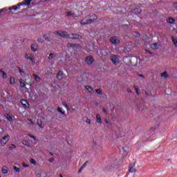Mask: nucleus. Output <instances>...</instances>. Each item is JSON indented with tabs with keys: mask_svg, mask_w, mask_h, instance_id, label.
I'll return each mask as SVG.
<instances>
[{
	"mask_svg": "<svg viewBox=\"0 0 177 177\" xmlns=\"http://www.w3.org/2000/svg\"><path fill=\"white\" fill-rule=\"evenodd\" d=\"M124 62L128 66H133L138 62V58L136 57H126L124 58Z\"/></svg>",
	"mask_w": 177,
	"mask_h": 177,
	"instance_id": "obj_1",
	"label": "nucleus"
},
{
	"mask_svg": "<svg viewBox=\"0 0 177 177\" xmlns=\"http://www.w3.org/2000/svg\"><path fill=\"white\" fill-rule=\"evenodd\" d=\"M95 20H97V16L93 15L90 17V19H83L80 24L82 26H85V24H91V23H93Z\"/></svg>",
	"mask_w": 177,
	"mask_h": 177,
	"instance_id": "obj_2",
	"label": "nucleus"
},
{
	"mask_svg": "<svg viewBox=\"0 0 177 177\" xmlns=\"http://www.w3.org/2000/svg\"><path fill=\"white\" fill-rule=\"evenodd\" d=\"M57 111L61 114V115H59V113H57L55 115L58 120H62V118L66 115V111H64V109H63V108L57 107Z\"/></svg>",
	"mask_w": 177,
	"mask_h": 177,
	"instance_id": "obj_3",
	"label": "nucleus"
},
{
	"mask_svg": "<svg viewBox=\"0 0 177 177\" xmlns=\"http://www.w3.org/2000/svg\"><path fill=\"white\" fill-rule=\"evenodd\" d=\"M55 35H59V37H62L63 38H68V33L67 32L63 30H56L54 32Z\"/></svg>",
	"mask_w": 177,
	"mask_h": 177,
	"instance_id": "obj_4",
	"label": "nucleus"
},
{
	"mask_svg": "<svg viewBox=\"0 0 177 177\" xmlns=\"http://www.w3.org/2000/svg\"><path fill=\"white\" fill-rule=\"evenodd\" d=\"M117 164H118V161L117 160L115 161L111 160L106 162V165L109 169L115 168V167H117Z\"/></svg>",
	"mask_w": 177,
	"mask_h": 177,
	"instance_id": "obj_5",
	"label": "nucleus"
},
{
	"mask_svg": "<svg viewBox=\"0 0 177 177\" xmlns=\"http://www.w3.org/2000/svg\"><path fill=\"white\" fill-rule=\"evenodd\" d=\"M25 58H26L28 60H30L32 64H35V57H34V55L31 54H26Z\"/></svg>",
	"mask_w": 177,
	"mask_h": 177,
	"instance_id": "obj_6",
	"label": "nucleus"
},
{
	"mask_svg": "<svg viewBox=\"0 0 177 177\" xmlns=\"http://www.w3.org/2000/svg\"><path fill=\"white\" fill-rule=\"evenodd\" d=\"M9 140V135H6L1 140V146H5Z\"/></svg>",
	"mask_w": 177,
	"mask_h": 177,
	"instance_id": "obj_7",
	"label": "nucleus"
},
{
	"mask_svg": "<svg viewBox=\"0 0 177 177\" xmlns=\"http://www.w3.org/2000/svg\"><path fill=\"white\" fill-rule=\"evenodd\" d=\"M84 89L86 92H87V93H89L90 95H93V93H95V91L93 90V88H92V87L89 86H85Z\"/></svg>",
	"mask_w": 177,
	"mask_h": 177,
	"instance_id": "obj_8",
	"label": "nucleus"
},
{
	"mask_svg": "<svg viewBox=\"0 0 177 177\" xmlns=\"http://www.w3.org/2000/svg\"><path fill=\"white\" fill-rule=\"evenodd\" d=\"M68 48H73V49H81L82 46L80 44H73L71 43L68 44Z\"/></svg>",
	"mask_w": 177,
	"mask_h": 177,
	"instance_id": "obj_9",
	"label": "nucleus"
},
{
	"mask_svg": "<svg viewBox=\"0 0 177 177\" xmlns=\"http://www.w3.org/2000/svg\"><path fill=\"white\" fill-rule=\"evenodd\" d=\"M111 62H113V64H115V66H117V64L120 63V59L115 55L111 56Z\"/></svg>",
	"mask_w": 177,
	"mask_h": 177,
	"instance_id": "obj_10",
	"label": "nucleus"
},
{
	"mask_svg": "<svg viewBox=\"0 0 177 177\" xmlns=\"http://www.w3.org/2000/svg\"><path fill=\"white\" fill-rule=\"evenodd\" d=\"M110 42H111L113 45H118V44H120V39H117L115 37H113L110 39Z\"/></svg>",
	"mask_w": 177,
	"mask_h": 177,
	"instance_id": "obj_11",
	"label": "nucleus"
},
{
	"mask_svg": "<svg viewBox=\"0 0 177 177\" xmlns=\"http://www.w3.org/2000/svg\"><path fill=\"white\" fill-rule=\"evenodd\" d=\"M32 1V0H24L22 2L20 3L19 5H21V6H23L24 5H26V6H30Z\"/></svg>",
	"mask_w": 177,
	"mask_h": 177,
	"instance_id": "obj_12",
	"label": "nucleus"
},
{
	"mask_svg": "<svg viewBox=\"0 0 177 177\" xmlns=\"http://www.w3.org/2000/svg\"><path fill=\"white\" fill-rule=\"evenodd\" d=\"M94 59H93V57L92 56H88L86 58V62L87 63V64H92V63H93Z\"/></svg>",
	"mask_w": 177,
	"mask_h": 177,
	"instance_id": "obj_13",
	"label": "nucleus"
},
{
	"mask_svg": "<svg viewBox=\"0 0 177 177\" xmlns=\"http://www.w3.org/2000/svg\"><path fill=\"white\" fill-rule=\"evenodd\" d=\"M1 172L4 175H6V174H8L9 172V167H8L6 165H4L1 167Z\"/></svg>",
	"mask_w": 177,
	"mask_h": 177,
	"instance_id": "obj_14",
	"label": "nucleus"
},
{
	"mask_svg": "<svg viewBox=\"0 0 177 177\" xmlns=\"http://www.w3.org/2000/svg\"><path fill=\"white\" fill-rule=\"evenodd\" d=\"M13 169L14 171H15L16 172H20V171H21V169H20V165L15 163L13 166Z\"/></svg>",
	"mask_w": 177,
	"mask_h": 177,
	"instance_id": "obj_15",
	"label": "nucleus"
},
{
	"mask_svg": "<svg viewBox=\"0 0 177 177\" xmlns=\"http://www.w3.org/2000/svg\"><path fill=\"white\" fill-rule=\"evenodd\" d=\"M65 75L64 73H63V72L59 71L57 75V80H63V78H64Z\"/></svg>",
	"mask_w": 177,
	"mask_h": 177,
	"instance_id": "obj_16",
	"label": "nucleus"
},
{
	"mask_svg": "<svg viewBox=\"0 0 177 177\" xmlns=\"http://www.w3.org/2000/svg\"><path fill=\"white\" fill-rule=\"evenodd\" d=\"M20 3H19L17 6H13L12 7L9 8V10H17V9H20Z\"/></svg>",
	"mask_w": 177,
	"mask_h": 177,
	"instance_id": "obj_17",
	"label": "nucleus"
},
{
	"mask_svg": "<svg viewBox=\"0 0 177 177\" xmlns=\"http://www.w3.org/2000/svg\"><path fill=\"white\" fill-rule=\"evenodd\" d=\"M21 103L25 109H27L28 107V102L26 100H21Z\"/></svg>",
	"mask_w": 177,
	"mask_h": 177,
	"instance_id": "obj_18",
	"label": "nucleus"
},
{
	"mask_svg": "<svg viewBox=\"0 0 177 177\" xmlns=\"http://www.w3.org/2000/svg\"><path fill=\"white\" fill-rule=\"evenodd\" d=\"M160 48V44L155 43L151 45V49H158Z\"/></svg>",
	"mask_w": 177,
	"mask_h": 177,
	"instance_id": "obj_19",
	"label": "nucleus"
},
{
	"mask_svg": "<svg viewBox=\"0 0 177 177\" xmlns=\"http://www.w3.org/2000/svg\"><path fill=\"white\" fill-rule=\"evenodd\" d=\"M96 121L97 122V124H102V117H100V114H97L96 115Z\"/></svg>",
	"mask_w": 177,
	"mask_h": 177,
	"instance_id": "obj_20",
	"label": "nucleus"
},
{
	"mask_svg": "<svg viewBox=\"0 0 177 177\" xmlns=\"http://www.w3.org/2000/svg\"><path fill=\"white\" fill-rule=\"evenodd\" d=\"M129 171L131 173L136 172V169H135V165H130Z\"/></svg>",
	"mask_w": 177,
	"mask_h": 177,
	"instance_id": "obj_21",
	"label": "nucleus"
},
{
	"mask_svg": "<svg viewBox=\"0 0 177 177\" xmlns=\"http://www.w3.org/2000/svg\"><path fill=\"white\" fill-rule=\"evenodd\" d=\"M37 125H39V128H44V127H45V125H44V124H42V120L38 119L37 120Z\"/></svg>",
	"mask_w": 177,
	"mask_h": 177,
	"instance_id": "obj_22",
	"label": "nucleus"
},
{
	"mask_svg": "<svg viewBox=\"0 0 177 177\" xmlns=\"http://www.w3.org/2000/svg\"><path fill=\"white\" fill-rule=\"evenodd\" d=\"M19 84L21 85V88H26V83L24 82V80H23V79L19 80Z\"/></svg>",
	"mask_w": 177,
	"mask_h": 177,
	"instance_id": "obj_23",
	"label": "nucleus"
},
{
	"mask_svg": "<svg viewBox=\"0 0 177 177\" xmlns=\"http://www.w3.org/2000/svg\"><path fill=\"white\" fill-rule=\"evenodd\" d=\"M98 55H100V56H104L106 55V50H101L97 51Z\"/></svg>",
	"mask_w": 177,
	"mask_h": 177,
	"instance_id": "obj_24",
	"label": "nucleus"
},
{
	"mask_svg": "<svg viewBox=\"0 0 177 177\" xmlns=\"http://www.w3.org/2000/svg\"><path fill=\"white\" fill-rule=\"evenodd\" d=\"M30 48H31V50H32V52H37V50H38L37 45H35V44H32Z\"/></svg>",
	"mask_w": 177,
	"mask_h": 177,
	"instance_id": "obj_25",
	"label": "nucleus"
},
{
	"mask_svg": "<svg viewBox=\"0 0 177 177\" xmlns=\"http://www.w3.org/2000/svg\"><path fill=\"white\" fill-rule=\"evenodd\" d=\"M33 78L36 81V82H39L41 81V77H39L38 75L33 74Z\"/></svg>",
	"mask_w": 177,
	"mask_h": 177,
	"instance_id": "obj_26",
	"label": "nucleus"
},
{
	"mask_svg": "<svg viewBox=\"0 0 177 177\" xmlns=\"http://www.w3.org/2000/svg\"><path fill=\"white\" fill-rule=\"evenodd\" d=\"M78 37H80V35H78L77 34H72L69 36V38H71L72 39H77V38H78Z\"/></svg>",
	"mask_w": 177,
	"mask_h": 177,
	"instance_id": "obj_27",
	"label": "nucleus"
},
{
	"mask_svg": "<svg viewBox=\"0 0 177 177\" xmlns=\"http://www.w3.org/2000/svg\"><path fill=\"white\" fill-rule=\"evenodd\" d=\"M49 173L48 172H45V171H42L40 173L39 176L40 177H48Z\"/></svg>",
	"mask_w": 177,
	"mask_h": 177,
	"instance_id": "obj_28",
	"label": "nucleus"
},
{
	"mask_svg": "<svg viewBox=\"0 0 177 177\" xmlns=\"http://www.w3.org/2000/svg\"><path fill=\"white\" fill-rule=\"evenodd\" d=\"M167 23H169L170 24H173V23H175V19L170 17L167 20Z\"/></svg>",
	"mask_w": 177,
	"mask_h": 177,
	"instance_id": "obj_29",
	"label": "nucleus"
},
{
	"mask_svg": "<svg viewBox=\"0 0 177 177\" xmlns=\"http://www.w3.org/2000/svg\"><path fill=\"white\" fill-rule=\"evenodd\" d=\"M15 83H16V80H15V77H10V85H15Z\"/></svg>",
	"mask_w": 177,
	"mask_h": 177,
	"instance_id": "obj_30",
	"label": "nucleus"
},
{
	"mask_svg": "<svg viewBox=\"0 0 177 177\" xmlns=\"http://www.w3.org/2000/svg\"><path fill=\"white\" fill-rule=\"evenodd\" d=\"M0 74H1L3 78H8V75L3 71H0Z\"/></svg>",
	"mask_w": 177,
	"mask_h": 177,
	"instance_id": "obj_31",
	"label": "nucleus"
},
{
	"mask_svg": "<svg viewBox=\"0 0 177 177\" xmlns=\"http://www.w3.org/2000/svg\"><path fill=\"white\" fill-rule=\"evenodd\" d=\"M62 106H64V108L66 109L67 111H69L70 110V107L68 106V105L67 104V103L66 102H62Z\"/></svg>",
	"mask_w": 177,
	"mask_h": 177,
	"instance_id": "obj_32",
	"label": "nucleus"
},
{
	"mask_svg": "<svg viewBox=\"0 0 177 177\" xmlns=\"http://www.w3.org/2000/svg\"><path fill=\"white\" fill-rule=\"evenodd\" d=\"M22 145H24V146H27L28 147H30V142H28V141L27 140H23Z\"/></svg>",
	"mask_w": 177,
	"mask_h": 177,
	"instance_id": "obj_33",
	"label": "nucleus"
},
{
	"mask_svg": "<svg viewBox=\"0 0 177 177\" xmlns=\"http://www.w3.org/2000/svg\"><path fill=\"white\" fill-rule=\"evenodd\" d=\"M160 77H162L163 78H168V73H167V72H164L160 74Z\"/></svg>",
	"mask_w": 177,
	"mask_h": 177,
	"instance_id": "obj_34",
	"label": "nucleus"
},
{
	"mask_svg": "<svg viewBox=\"0 0 177 177\" xmlns=\"http://www.w3.org/2000/svg\"><path fill=\"white\" fill-rule=\"evenodd\" d=\"M171 39L173 41V44H174V46L177 47V39L174 37H172Z\"/></svg>",
	"mask_w": 177,
	"mask_h": 177,
	"instance_id": "obj_35",
	"label": "nucleus"
},
{
	"mask_svg": "<svg viewBox=\"0 0 177 177\" xmlns=\"http://www.w3.org/2000/svg\"><path fill=\"white\" fill-rule=\"evenodd\" d=\"M6 117L8 120V121H12V120H13V116L7 114L6 115Z\"/></svg>",
	"mask_w": 177,
	"mask_h": 177,
	"instance_id": "obj_36",
	"label": "nucleus"
},
{
	"mask_svg": "<svg viewBox=\"0 0 177 177\" xmlns=\"http://www.w3.org/2000/svg\"><path fill=\"white\" fill-rule=\"evenodd\" d=\"M66 16H74V12H73V11H69L68 12L66 13Z\"/></svg>",
	"mask_w": 177,
	"mask_h": 177,
	"instance_id": "obj_37",
	"label": "nucleus"
},
{
	"mask_svg": "<svg viewBox=\"0 0 177 177\" xmlns=\"http://www.w3.org/2000/svg\"><path fill=\"white\" fill-rule=\"evenodd\" d=\"M88 162H88V161L85 162L82 165V167L83 169L86 168V166L88 165Z\"/></svg>",
	"mask_w": 177,
	"mask_h": 177,
	"instance_id": "obj_38",
	"label": "nucleus"
},
{
	"mask_svg": "<svg viewBox=\"0 0 177 177\" xmlns=\"http://www.w3.org/2000/svg\"><path fill=\"white\" fill-rule=\"evenodd\" d=\"M30 164H32L33 165H35V164H37V162L34 159H30Z\"/></svg>",
	"mask_w": 177,
	"mask_h": 177,
	"instance_id": "obj_39",
	"label": "nucleus"
},
{
	"mask_svg": "<svg viewBox=\"0 0 177 177\" xmlns=\"http://www.w3.org/2000/svg\"><path fill=\"white\" fill-rule=\"evenodd\" d=\"M95 92L98 95H102V89H100V88H98V89L95 90Z\"/></svg>",
	"mask_w": 177,
	"mask_h": 177,
	"instance_id": "obj_40",
	"label": "nucleus"
},
{
	"mask_svg": "<svg viewBox=\"0 0 177 177\" xmlns=\"http://www.w3.org/2000/svg\"><path fill=\"white\" fill-rule=\"evenodd\" d=\"M10 149H11L12 150H15V149H16V145L11 144L10 145Z\"/></svg>",
	"mask_w": 177,
	"mask_h": 177,
	"instance_id": "obj_41",
	"label": "nucleus"
},
{
	"mask_svg": "<svg viewBox=\"0 0 177 177\" xmlns=\"http://www.w3.org/2000/svg\"><path fill=\"white\" fill-rule=\"evenodd\" d=\"M53 57H54L53 53H50V54L49 55V56H48V59H49L50 60L52 59H53Z\"/></svg>",
	"mask_w": 177,
	"mask_h": 177,
	"instance_id": "obj_42",
	"label": "nucleus"
},
{
	"mask_svg": "<svg viewBox=\"0 0 177 177\" xmlns=\"http://www.w3.org/2000/svg\"><path fill=\"white\" fill-rule=\"evenodd\" d=\"M28 124H30V125H34V122H32V120H28Z\"/></svg>",
	"mask_w": 177,
	"mask_h": 177,
	"instance_id": "obj_43",
	"label": "nucleus"
},
{
	"mask_svg": "<svg viewBox=\"0 0 177 177\" xmlns=\"http://www.w3.org/2000/svg\"><path fill=\"white\" fill-rule=\"evenodd\" d=\"M84 167H81L80 168V169L78 170V174H81V172H82V171H84Z\"/></svg>",
	"mask_w": 177,
	"mask_h": 177,
	"instance_id": "obj_44",
	"label": "nucleus"
},
{
	"mask_svg": "<svg viewBox=\"0 0 177 177\" xmlns=\"http://www.w3.org/2000/svg\"><path fill=\"white\" fill-rule=\"evenodd\" d=\"M86 122L91 125V119H86Z\"/></svg>",
	"mask_w": 177,
	"mask_h": 177,
	"instance_id": "obj_45",
	"label": "nucleus"
},
{
	"mask_svg": "<svg viewBox=\"0 0 177 177\" xmlns=\"http://www.w3.org/2000/svg\"><path fill=\"white\" fill-rule=\"evenodd\" d=\"M22 165L24 168H28V165H26V163H23Z\"/></svg>",
	"mask_w": 177,
	"mask_h": 177,
	"instance_id": "obj_46",
	"label": "nucleus"
},
{
	"mask_svg": "<svg viewBox=\"0 0 177 177\" xmlns=\"http://www.w3.org/2000/svg\"><path fill=\"white\" fill-rule=\"evenodd\" d=\"M29 138H31V139H33V140H35V137L34 136L28 135Z\"/></svg>",
	"mask_w": 177,
	"mask_h": 177,
	"instance_id": "obj_47",
	"label": "nucleus"
},
{
	"mask_svg": "<svg viewBox=\"0 0 177 177\" xmlns=\"http://www.w3.org/2000/svg\"><path fill=\"white\" fill-rule=\"evenodd\" d=\"M44 38H45L46 41H48V42H49V41H50L49 39V37H48V36H44Z\"/></svg>",
	"mask_w": 177,
	"mask_h": 177,
	"instance_id": "obj_48",
	"label": "nucleus"
},
{
	"mask_svg": "<svg viewBox=\"0 0 177 177\" xmlns=\"http://www.w3.org/2000/svg\"><path fill=\"white\" fill-rule=\"evenodd\" d=\"M123 150L127 151L129 150V148H128L127 147H123Z\"/></svg>",
	"mask_w": 177,
	"mask_h": 177,
	"instance_id": "obj_49",
	"label": "nucleus"
},
{
	"mask_svg": "<svg viewBox=\"0 0 177 177\" xmlns=\"http://www.w3.org/2000/svg\"><path fill=\"white\" fill-rule=\"evenodd\" d=\"M102 111L104 113V114H107V111H106V109H103Z\"/></svg>",
	"mask_w": 177,
	"mask_h": 177,
	"instance_id": "obj_50",
	"label": "nucleus"
},
{
	"mask_svg": "<svg viewBox=\"0 0 177 177\" xmlns=\"http://www.w3.org/2000/svg\"><path fill=\"white\" fill-rule=\"evenodd\" d=\"M174 8H175L176 9H177V3H174Z\"/></svg>",
	"mask_w": 177,
	"mask_h": 177,
	"instance_id": "obj_51",
	"label": "nucleus"
},
{
	"mask_svg": "<svg viewBox=\"0 0 177 177\" xmlns=\"http://www.w3.org/2000/svg\"><path fill=\"white\" fill-rule=\"evenodd\" d=\"M3 132V129L0 127V133H2Z\"/></svg>",
	"mask_w": 177,
	"mask_h": 177,
	"instance_id": "obj_52",
	"label": "nucleus"
},
{
	"mask_svg": "<svg viewBox=\"0 0 177 177\" xmlns=\"http://www.w3.org/2000/svg\"><path fill=\"white\" fill-rule=\"evenodd\" d=\"M37 41H38V42H40V43L44 42V41L41 40L39 38L37 39Z\"/></svg>",
	"mask_w": 177,
	"mask_h": 177,
	"instance_id": "obj_53",
	"label": "nucleus"
},
{
	"mask_svg": "<svg viewBox=\"0 0 177 177\" xmlns=\"http://www.w3.org/2000/svg\"><path fill=\"white\" fill-rule=\"evenodd\" d=\"M49 161H50V162H53V161H55V159L51 158V159L49 160Z\"/></svg>",
	"mask_w": 177,
	"mask_h": 177,
	"instance_id": "obj_54",
	"label": "nucleus"
},
{
	"mask_svg": "<svg viewBox=\"0 0 177 177\" xmlns=\"http://www.w3.org/2000/svg\"><path fill=\"white\" fill-rule=\"evenodd\" d=\"M3 10H5V8L0 9V13H2V12H3Z\"/></svg>",
	"mask_w": 177,
	"mask_h": 177,
	"instance_id": "obj_55",
	"label": "nucleus"
},
{
	"mask_svg": "<svg viewBox=\"0 0 177 177\" xmlns=\"http://www.w3.org/2000/svg\"><path fill=\"white\" fill-rule=\"evenodd\" d=\"M136 37H139V33H137V32H135V35H134Z\"/></svg>",
	"mask_w": 177,
	"mask_h": 177,
	"instance_id": "obj_56",
	"label": "nucleus"
},
{
	"mask_svg": "<svg viewBox=\"0 0 177 177\" xmlns=\"http://www.w3.org/2000/svg\"><path fill=\"white\" fill-rule=\"evenodd\" d=\"M106 124H109V120L107 119H105Z\"/></svg>",
	"mask_w": 177,
	"mask_h": 177,
	"instance_id": "obj_57",
	"label": "nucleus"
},
{
	"mask_svg": "<svg viewBox=\"0 0 177 177\" xmlns=\"http://www.w3.org/2000/svg\"><path fill=\"white\" fill-rule=\"evenodd\" d=\"M135 89H136V93L138 94V89L136 88H135Z\"/></svg>",
	"mask_w": 177,
	"mask_h": 177,
	"instance_id": "obj_58",
	"label": "nucleus"
},
{
	"mask_svg": "<svg viewBox=\"0 0 177 177\" xmlns=\"http://www.w3.org/2000/svg\"><path fill=\"white\" fill-rule=\"evenodd\" d=\"M19 73H21V74H23V73H24V72H23L21 70H20Z\"/></svg>",
	"mask_w": 177,
	"mask_h": 177,
	"instance_id": "obj_59",
	"label": "nucleus"
},
{
	"mask_svg": "<svg viewBox=\"0 0 177 177\" xmlns=\"http://www.w3.org/2000/svg\"><path fill=\"white\" fill-rule=\"evenodd\" d=\"M139 77H141L142 78H143V75H139Z\"/></svg>",
	"mask_w": 177,
	"mask_h": 177,
	"instance_id": "obj_60",
	"label": "nucleus"
},
{
	"mask_svg": "<svg viewBox=\"0 0 177 177\" xmlns=\"http://www.w3.org/2000/svg\"><path fill=\"white\" fill-rule=\"evenodd\" d=\"M59 177H63V176L62 174L59 175Z\"/></svg>",
	"mask_w": 177,
	"mask_h": 177,
	"instance_id": "obj_61",
	"label": "nucleus"
},
{
	"mask_svg": "<svg viewBox=\"0 0 177 177\" xmlns=\"http://www.w3.org/2000/svg\"><path fill=\"white\" fill-rule=\"evenodd\" d=\"M76 17H78V16H75V17H74V19H75Z\"/></svg>",
	"mask_w": 177,
	"mask_h": 177,
	"instance_id": "obj_62",
	"label": "nucleus"
},
{
	"mask_svg": "<svg viewBox=\"0 0 177 177\" xmlns=\"http://www.w3.org/2000/svg\"><path fill=\"white\" fill-rule=\"evenodd\" d=\"M139 12H140H140H142V10H139Z\"/></svg>",
	"mask_w": 177,
	"mask_h": 177,
	"instance_id": "obj_63",
	"label": "nucleus"
},
{
	"mask_svg": "<svg viewBox=\"0 0 177 177\" xmlns=\"http://www.w3.org/2000/svg\"><path fill=\"white\" fill-rule=\"evenodd\" d=\"M2 122V121L0 120V123Z\"/></svg>",
	"mask_w": 177,
	"mask_h": 177,
	"instance_id": "obj_64",
	"label": "nucleus"
}]
</instances>
